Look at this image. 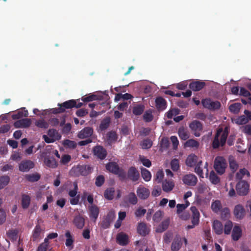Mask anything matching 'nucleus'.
Listing matches in <instances>:
<instances>
[{"label":"nucleus","mask_w":251,"mask_h":251,"mask_svg":"<svg viewBox=\"0 0 251 251\" xmlns=\"http://www.w3.org/2000/svg\"><path fill=\"white\" fill-rule=\"evenodd\" d=\"M189 127L196 137L201 135V132L202 130V124L198 120H194L189 124Z\"/></svg>","instance_id":"0eeeda50"},{"label":"nucleus","mask_w":251,"mask_h":251,"mask_svg":"<svg viewBox=\"0 0 251 251\" xmlns=\"http://www.w3.org/2000/svg\"><path fill=\"white\" fill-rule=\"evenodd\" d=\"M190 210L192 213L191 217V225H188L186 227L187 229H192L199 224L200 213L196 206H192Z\"/></svg>","instance_id":"39448f33"},{"label":"nucleus","mask_w":251,"mask_h":251,"mask_svg":"<svg viewBox=\"0 0 251 251\" xmlns=\"http://www.w3.org/2000/svg\"><path fill=\"white\" fill-rule=\"evenodd\" d=\"M227 136V128H225L224 130L222 128H218L212 142V148L217 149L220 146L223 147L226 144Z\"/></svg>","instance_id":"f257e3e1"},{"label":"nucleus","mask_w":251,"mask_h":251,"mask_svg":"<svg viewBox=\"0 0 251 251\" xmlns=\"http://www.w3.org/2000/svg\"><path fill=\"white\" fill-rule=\"evenodd\" d=\"M30 197L26 194H23L22 196V206L23 209H27L30 203Z\"/></svg>","instance_id":"e433bc0d"},{"label":"nucleus","mask_w":251,"mask_h":251,"mask_svg":"<svg viewBox=\"0 0 251 251\" xmlns=\"http://www.w3.org/2000/svg\"><path fill=\"white\" fill-rule=\"evenodd\" d=\"M34 167V163L33 161L26 160L22 161L19 164V169L21 172H28L30 169Z\"/></svg>","instance_id":"2eb2a0df"},{"label":"nucleus","mask_w":251,"mask_h":251,"mask_svg":"<svg viewBox=\"0 0 251 251\" xmlns=\"http://www.w3.org/2000/svg\"><path fill=\"white\" fill-rule=\"evenodd\" d=\"M141 176L146 181H149L151 180V172L147 169L142 168L141 169Z\"/></svg>","instance_id":"a18cd8bd"},{"label":"nucleus","mask_w":251,"mask_h":251,"mask_svg":"<svg viewBox=\"0 0 251 251\" xmlns=\"http://www.w3.org/2000/svg\"><path fill=\"white\" fill-rule=\"evenodd\" d=\"M171 168L174 171H177L179 169V161L177 159H174L171 162Z\"/></svg>","instance_id":"052dcab7"},{"label":"nucleus","mask_w":251,"mask_h":251,"mask_svg":"<svg viewBox=\"0 0 251 251\" xmlns=\"http://www.w3.org/2000/svg\"><path fill=\"white\" fill-rule=\"evenodd\" d=\"M202 161H199L195 168V172L197 173L200 177H203V171L201 167V165Z\"/></svg>","instance_id":"13d9d810"},{"label":"nucleus","mask_w":251,"mask_h":251,"mask_svg":"<svg viewBox=\"0 0 251 251\" xmlns=\"http://www.w3.org/2000/svg\"><path fill=\"white\" fill-rule=\"evenodd\" d=\"M10 177L7 175L0 176V190L4 188L10 182Z\"/></svg>","instance_id":"ea45409f"},{"label":"nucleus","mask_w":251,"mask_h":251,"mask_svg":"<svg viewBox=\"0 0 251 251\" xmlns=\"http://www.w3.org/2000/svg\"><path fill=\"white\" fill-rule=\"evenodd\" d=\"M226 166V161L223 157L217 156L215 158L214 168L219 175H223L225 172Z\"/></svg>","instance_id":"20e7f679"},{"label":"nucleus","mask_w":251,"mask_h":251,"mask_svg":"<svg viewBox=\"0 0 251 251\" xmlns=\"http://www.w3.org/2000/svg\"><path fill=\"white\" fill-rule=\"evenodd\" d=\"M31 124V121L30 119L25 118L16 121L14 125L16 128H27Z\"/></svg>","instance_id":"a211bd4d"},{"label":"nucleus","mask_w":251,"mask_h":251,"mask_svg":"<svg viewBox=\"0 0 251 251\" xmlns=\"http://www.w3.org/2000/svg\"><path fill=\"white\" fill-rule=\"evenodd\" d=\"M107 140L109 144L115 142L117 140L118 137L115 131H109L106 135Z\"/></svg>","instance_id":"79ce46f5"},{"label":"nucleus","mask_w":251,"mask_h":251,"mask_svg":"<svg viewBox=\"0 0 251 251\" xmlns=\"http://www.w3.org/2000/svg\"><path fill=\"white\" fill-rule=\"evenodd\" d=\"M182 246L181 239L179 236H176L172 242L171 249L173 251H178Z\"/></svg>","instance_id":"c85d7f7f"},{"label":"nucleus","mask_w":251,"mask_h":251,"mask_svg":"<svg viewBox=\"0 0 251 251\" xmlns=\"http://www.w3.org/2000/svg\"><path fill=\"white\" fill-rule=\"evenodd\" d=\"M116 239L117 243L121 245L125 246L128 244V237L126 234L123 233L118 234Z\"/></svg>","instance_id":"bb28decb"},{"label":"nucleus","mask_w":251,"mask_h":251,"mask_svg":"<svg viewBox=\"0 0 251 251\" xmlns=\"http://www.w3.org/2000/svg\"><path fill=\"white\" fill-rule=\"evenodd\" d=\"M155 102L156 108L159 110H163L166 108L167 102L163 98L161 97L156 98Z\"/></svg>","instance_id":"a878e982"},{"label":"nucleus","mask_w":251,"mask_h":251,"mask_svg":"<svg viewBox=\"0 0 251 251\" xmlns=\"http://www.w3.org/2000/svg\"><path fill=\"white\" fill-rule=\"evenodd\" d=\"M169 224L170 219L169 218L165 219L162 222L161 224L157 228L156 231L157 232H162L166 230L168 228Z\"/></svg>","instance_id":"4c0bfd02"},{"label":"nucleus","mask_w":251,"mask_h":251,"mask_svg":"<svg viewBox=\"0 0 251 251\" xmlns=\"http://www.w3.org/2000/svg\"><path fill=\"white\" fill-rule=\"evenodd\" d=\"M185 145L187 147L198 148L199 146V143L194 139H189L186 141Z\"/></svg>","instance_id":"680f3d73"},{"label":"nucleus","mask_w":251,"mask_h":251,"mask_svg":"<svg viewBox=\"0 0 251 251\" xmlns=\"http://www.w3.org/2000/svg\"><path fill=\"white\" fill-rule=\"evenodd\" d=\"M140 145L143 149H148L151 147L152 142L151 139L147 138L144 139L141 143Z\"/></svg>","instance_id":"5fc2aeb1"},{"label":"nucleus","mask_w":251,"mask_h":251,"mask_svg":"<svg viewBox=\"0 0 251 251\" xmlns=\"http://www.w3.org/2000/svg\"><path fill=\"white\" fill-rule=\"evenodd\" d=\"M73 223L77 228L81 229L84 226L85 220L80 216H76L74 218Z\"/></svg>","instance_id":"2f4dec72"},{"label":"nucleus","mask_w":251,"mask_h":251,"mask_svg":"<svg viewBox=\"0 0 251 251\" xmlns=\"http://www.w3.org/2000/svg\"><path fill=\"white\" fill-rule=\"evenodd\" d=\"M35 125L39 128L44 129L48 128L49 126V124L43 119L36 121Z\"/></svg>","instance_id":"6e6d98bb"},{"label":"nucleus","mask_w":251,"mask_h":251,"mask_svg":"<svg viewBox=\"0 0 251 251\" xmlns=\"http://www.w3.org/2000/svg\"><path fill=\"white\" fill-rule=\"evenodd\" d=\"M93 152L98 158L103 160L107 155L106 150L101 146H96L93 148Z\"/></svg>","instance_id":"4468645a"},{"label":"nucleus","mask_w":251,"mask_h":251,"mask_svg":"<svg viewBox=\"0 0 251 251\" xmlns=\"http://www.w3.org/2000/svg\"><path fill=\"white\" fill-rule=\"evenodd\" d=\"M209 179L211 182L213 184H217L220 182V178L213 171H212L210 173Z\"/></svg>","instance_id":"8fccbe9b"},{"label":"nucleus","mask_w":251,"mask_h":251,"mask_svg":"<svg viewBox=\"0 0 251 251\" xmlns=\"http://www.w3.org/2000/svg\"><path fill=\"white\" fill-rule=\"evenodd\" d=\"M88 113V111L86 109H79L76 111V115L78 117H82L86 115Z\"/></svg>","instance_id":"338daca9"},{"label":"nucleus","mask_w":251,"mask_h":251,"mask_svg":"<svg viewBox=\"0 0 251 251\" xmlns=\"http://www.w3.org/2000/svg\"><path fill=\"white\" fill-rule=\"evenodd\" d=\"M203 106L210 110L219 109L221 107V103L218 101H212L210 99H205L201 101Z\"/></svg>","instance_id":"6e6552de"},{"label":"nucleus","mask_w":251,"mask_h":251,"mask_svg":"<svg viewBox=\"0 0 251 251\" xmlns=\"http://www.w3.org/2000/svg\"><path fill=\"white\" fill-rule=\"evenodd\" d=\"M163 215V212L158 210L156 211L153 216V220L154 222L158 223L161 220Z\"/></svg>","instance_id":"bf43d9fd"},{"label":"nucleus","mask_w":251,"mask_h":251,"mask_svg":"<svg viewBox=\"0 0 251 251\" xmlns=\"http://www.w3.org/2000/svg\"><path fill=\"white\" fill-rule=\"evenodd\" d=\"M93 170V168L88 165H78L76 167H73L71 172H74L75 176L81 175L87 176L90 174Z\"/></svg>","instance_id":"7ed1b4c3"},{"label":"nucleus","mask_w":251,"mask_h":251,"mask_svg":"<svg viewBox=\"0 0 251 251\" xmlns=\"http://www.w3.org/2000/svg\"><path fill=\"white\" fill-rule=\"evenodd\" d=\"M175 187V183L174 181L172 179L167 180L165 179L163 181L162 184V190L167 193L171 191Z\"/></svg>","instance_id":"4be33fe9"},{"label":"nucleus","mask_w":251,"mask_h":251,"mask_svg":"<svg viewBox=\"0 0 251 251\" xmlns=\"http://www.w3.org/2000/svg\"><path fill=\"white\" fill-rule=\"evenodd\" d=\"M146 212V209L142 207H139L135 210L134 214L136 217H140L144 216Z\"/></svg>","instance_id":"0e129e2a"},{"label":"nucleus","mask_w":251,"mask_h":251,"mask_svg":"<svg viewBox=\"0 0 251 251\" xmlns=\"http://www.w3.org/2000/svg\"><path fill=\"white\" fill-rule=\"evenodd\" d=\"M98 99L97 95L93 94H90L89 95H85L81 98L84 102H88L95 100Z\"/></svg>","instance_id":"49530a36"},{"label":"nucleus","mask_w":251,"mask_h":251,"mask_svg":"<svg viewBox=\"0 0 251 251\" xmlns=\"http://www.w3.org/2000/svg\"><path fill=\"white\" fill-rule=\"evenodd\" d=\"M124 201L132 205H135L138 201L137 198L133 192H130L124 198Z\"/></svg>","instance_id":"5701e85b"},{"label":"nucleus","mask_w":251,"mask_h":251,"mask_svg":"<svg viewBox=\"0 0 251 251\" xmlns=\"http://www.w3.org/2000/svg\"><path fill=\"white\" fill-rule=\"evenodd\" d=\"M137 195L142 200L147 199L150 196L149 190L143 186H140L137 190Z\"/></svg>","instance_id":"f3484780"},{"label":"nucleus","mask_w":251,"mask_h":251,"mask_svg":"<svg viewBox=\"0 0 251 251\" xmlns=\"http://www.w3.org/2000/svg\"><path fill=\"white\" fill-rule=\"evenodd\" d=\"M140 160L143 165L145 167L149 168L151 166V162L149 159H147L144 156H142L140 157Z\"/></svg>","instance_id":"69168bd1"},{"label":"nucleus","mask_w":251,"mask_h":251,"mask_svg":"<svg viewBox=\"0 0 251 251\" xmlns=\"http://www.w3.org/2000/svg\"><path fill=\"white\" fill-rule=\"evenodd\" d=\"M213 228L215 233L217 235H221L223 232V225L222 223L218 220L214 221Z\"/></svg>","instance_id":"b1692460"},{"label":"nucleus","mask_w":251,"mask_h":251,"mask_svg":"<svg viewBox=\"0 0 251 251\" xmlns=\"http://www.w3.org/2000/svg\"><path fill=\"white\" fill-rule=\"evenodd\" d=\"M49 136L52 138L55 141L59 140L61 139V136L59 132L55 129H50L48 131Z\"/></svg>","instance_id":"a19ab883"},{"label":"nucleus","mask_w":251,"mask_h":251,"mask_svg":"<svg viewBox=\"0 0 251 251\" xmlns=\"http://www.w3.org/2000/svg\"><path fill=\"white\" fill-rule=\"evenodd\" d=\"M63 144L65 147L70 149H75L76 147V143L75 141L69 139L64 140Z\"/></svg>","instance_id":"4d7b16f0"},{"label":"nucleus","mask_w":251,"mask_h":251,"mask_svg":"<svg viewBox=\"0 0 251 251\" xmlns=\"http://www.w3.org/2000/svg\"><path fill=\"white\" fill-rule=\"evenodd\" d=\"M234 214L237 218L243 219L245 215V210L244 207L241 204L236 205L234 209Z\"/></svg>","instance_id":"412c9836"},{"label":"nucleus","mask_w":251,"mask_h":251,"mask_svg":"<svg viewBox=\"0 0 251 251\" xmlns=\"http://www.w3.org/2000/svg\"><path fill=\"white\" fill-rule=\"evenodd\" d=\"M41 177L38 173L27 174L25 176V178L28 181L34 182L38 181Z\"/></svg>","instance_id":"58836bf2"},{"label":"nucleus","mask_w":251,"mask_h":251,"mask_svg":"<svg viewBox=\"0 0 251 251\" xmlns=\"http://www.w3.org/2000/svg\"><path fill=\"white\" fill-rule=\"evenodd\" d=\"M110 123V120L109 117H106L103 119L99 126V129L101 131H104L106 130L109 126Z\"/></svg>","instance_id":"37998d69"},{"label":"nucleus","mask_w":251,"mask_h":251,"mask_svg":"<svg viewBox=\"0 0 251 251\" xmlns=\"http://www.w3.org/2000/svg\"><path fill=\"white\" fill-rule=\"evenodd\" d=\"M65 237H66V240L65 242L66 246L69 248L70 249L73 248V243L74 242V239L73 236L71 235L69 231H67L65 233Z\"/></svg>","instance_id":"473e14b6"},{"label":"nucleus","mask_w":251,"mask_h":251,"mask_svg":"<svg viewBox=\"0 0 251 251\" xmlns=\"http://www.w3.org/2000/svg\"><path fill=\"white\" fill-rule=\"evenodd\" d=\"M198 162V157L197 155L192 154L189 155L186 160V164L189 167L196 166Z\"/></svg>","instance_id":"7c9ffc66"},{"label":"nucleus","mask_w":251,"mask_h":251,"mask_svg":"<svg viewBox=\"0 0 251 251\" xmlns=\"http://www.w3.org/2000/svg\"><path fill=\"white\" fill-rule=\"evenodd\" d=\"M144 105L142 104H139L133 107L132 112L134 115L138 116L141 115L143 113V112L144 111Z\"/></svg>","instance_id":"de8ad7c7"},{"label":"nucleus","mask_w":251,"mask_h":251,"mask_svg":"<svg viewBox=\"0 0 251 251\" xmlns=\"http://www.w3.org/2000/svg\"><path fill=\"white\" fill-rule=\"evenodd\" d=\"M233 227V224L231 221H227L226 222L224 226L223 231L225 234L228 235L230 233L231 230Z\"/></svg>","instance_id":"603ef678"},{"label":"nucleus","mask_w":251,"mask_h":251,"mask_svg":"<svg viewBox=\"0 0 251 251\" xmlns=\"http://www.w3.org/2000/svg\"><path fill=\"white\" fill-rule=\"evenodd\" d=\"M105 178L103 176L100 175L98 176L96 178L95 185L98 187L101 186L104 183Z\"/></svg>","instance_id":"e2e57ef3"},{"label":"nucleus","mask_w":251,"mask_h":251,"mask_svg":"<svg viewBox=\"0 0 251 251\" xmlns=\"http://www.w3.org/2000/svg\"><path fill=\"white\" fill-rule=\"evenodd\" d=\"M143 120L146 122H151L153 118V116L152 114V111L151 110H147L143 115Z\"/></svg>","instance_id":"864d4df0"},{"label":"nucleus","mask_w":251,"mask_h":251,"mask_svg":"<svg viewBox=\"0 0 251 251\" xmlns=\"http://www.w3.org/2000/svg\"><path fill=\"white\" fill-rule=\"evenodd\" d=\"M140 177V174L137 169L135 167H130L126 174V179L128 178L133 182L138 180Z\"/></svg>","instance_id":"f8f14e48"},{"label":"nucleus","mask_w":251,"mask_h":251,"mask_svg":"<svg viewBox=\"0 0 251 251\" xmlns=\"http://www.w3.org/2000/svg\"><path fill=\"white\" fill-rule=\"evenodd\" d=\"M115 190L114 188H109L105 190L104 193V198L108 200H112L114 198Z\"/></svg>","instance_id":"c03bdc74"},{"label":"nucleus","mask_w":251,"mask_h":251,"mask_svg":"<svg viewBox=\"0 0 251 251\" xmlns=\"http://www.w3.org/2000/svg\"><path fill=\"white\" fill-rule=\"evenodd\" d=\"M183 183L188 186H194L198 182L197 176L193 174H189L184 175L182 178Z\"/></svg>","instance_id":"9d476101"},{"label":"nucleus","mask_w":251,"mask_h":251,"mask_svg":"<svg viewBox=\"0 0 251 251\" xmlns=\"http://www.w3.org/2000/svg\"><path fill=\"white\" fill-rule=\"evenodd\" d=\"M41 232L42 229L40 225L39 224L36 225L32 232V238L33 241H36L40 238Z\"/></svg>","instance_id":"f704fd0d"},{"label":"nucleus","mask_w":251,"mask_h":251,"mask_svg":"<svg viewBox=\"0 0 251 251\" xmlns=\"http://www.w3.org/2000/svg\"><path fill=\"white\" fill-rule=\"evenodd\" d=\"M93 132L94 130L92 127H86L78 132L77 137L79 139L91 138Z\"/></svg>","instance_id":"ddd939ff"},{"label":"nucleus","mask_w":251,"mask_h":251,"mask_svg":"<svg viewBox=\"0 0 251 251\" xmlns=\"http://www.w3.org/2000/svg\"><path fill=\"white\" fill-rule=\"evenodd\" d=\"M241 107V104L240 103H235L231 104L229 107V111L234 114L239 113Z\"/></svg>","instance_id":"09e8293b"},{"label":"nucleus","mask_w":251,"mask_h":251,"mask_svg":"<svg viewBox=\"0 0 251 251\" xmlns=\"http://www.w3.org/2000/svg\"><path fill=\"white\" fill-rule=\"evenodd\" d=\"M115 217L114 212L112 211H109L102 220L100 224L101 227L103 229L109 228L111 223L113 221Z\"/></svg>","instance_id":"1a4fd4ad"},{"label":"nucleus","mask_w":251,"mask_h":251,"mask_svg":"<svg viewBox=\"0 0 251 251\" xmlns=\"http://www.w3.org/2000/svg\"><path fill=\"white\" fill-rule=\"evenodd\" d=\"M8 238L12 241H15L17 240L18 237V231L16 229L9 230L7 232Z\"/></svg>","instance_id":"3c124183"},{"label":"nucleus","mask_w":251,"mask_h":251,"mask_svg":"<svg viewBox=\"0 0 251 251\" xmlns=\"http://www.w3.org/2000/svg\"><path fill=\"white\" fill-rule=\"evenodd\" d=\"M90 218L96 221L100 213L99 208L95 204H92L88 207Z\"/></svg>","instance_id":"dca6fc26"},{"label":"nucleus","mask_w":251,"mask_h":251,"mask_svg":"<svg viewBox=\"0 0 251 251\" xmlns=\"http://www.w3.org/2000/svg\"><path fill=\"white\" fill-rule=\"evenodd\" d=\"M229 167L232 172H235L238 167V165L234 160H229Z\"/></svg>","instance_id":"774afa93"},{"label":"nucleus","mask_w":251,"mask_h":251,"mask_svg":"<svg viewBox=\"0 0 251 251\" xmlns=\"http://www.w3.org/2000/svg\"><path fill=\"white\" fill-rule=\"evenodd\" d=\"M28 116V111L24 108L22 110L18 111L16 113L13 114L12 118L14 120H18L23 117H26Z\"/></svg>","instance_id":"c9c22d12"},{"label":"nucleus","mask_w":251,"mask_h":251,"mask_svg":"<svg viewBox=\"0 0 251 251\" xmlns=\"http://www.w3.org/2000/svg\"><path fill=\"white\" fill-rule=\"evenodd\" d=\"M75 100H67L62 103H58V106H61L62 109L64 110L65 112L66 109H71L72 108H75Z\"/></svg>","instance_id":"cd10ccee"},{"label":"nucleus","mask_w":251,"mask_h":251,"mask_svg":"<svg viewBox=\"0 0 251 251\" xmlns=\"http://www.w3.org/2000/svg\"><path fill=\"white\" fill-rule=\"evenodd\" d=\"M106 169L110 172L118 175L120 179L125 180L126 179V173L124 170L120 168L117 163L115 162H110L106 165Z\"/></svg>","instance_id":"f03ea898"},{"label":"nucleus","mask_w":251,"mask_h":251,"mask_svg":"<svg viewBox=\"0 0 251 251\" xmlns=\"http://www.w3.org/2000/svg\"><path fill=\"white\" fill-rule=\"evenodd\" d=\"M205 82L200 80L194 81L190 83L189 88L194 91H199L205 86Z\"/></svg>","instance_id":"6ab92c4d"},{"label":"nucleus","mask_w":251,"mask_h":251,"mask_svg":"<svg viewBox=\"0 0 251 251\" xmlns=\"http://www.w3.org/2000/svg\"><path fill=\"white\" fill-rule=\"evenodd\" d=\"M178 134L179 138L183 140H187L190 136L189 133L187 129L183 126H181L178 130Z\"/></svg>","instance_id":"c756f323"},{"label":"nucleus","mask_w":251,"mask_h":251,"mask_svg":"<svg viewBox=\"0 0 251 251\" xmlns=\"http://www.w3.org/2000/svg\"><path fill=\"white\" fill-rule=\"evenodd\" d=\"M242 230L239 226H235L232 232V238L234 241H237L241 237Z\"/></svg>","instance_id":"72a5a7b5"},{"label":"nucleus","mask_w":251,"mask_h":251,"mask_svg":"<svg viewBox=\"0 0 251 251\" xmlns=\"http://www.w3.org/2000/svg\"><path fill=\"white\" fill-rule=\"evenodd\" d=\"M250 185L245 180H240L236 184L237 193L240 196L247 195L249 191Z\"/></svg>","instance_id":"423d86ee"},{"label":"nucleus","mask_w":251,"mask_h":251,"mask_svg":"<svg viewBox=\"0 0 251 251\" xmlns=\"http://www.w3.org/2000/svg\"><path fill=\"white\" fill-rule=\"evenodd\" d=\"M45 165L50 168H55L57 166V163L54 157L47 156L44 158Z\"/></svg>","instance_id":"393cba45"},{"label":"nucleus","mask_w":251,"mask_h":251,"mask_svg":"<svg viewBox=\"0 0 251 251\" xmlns=\"http://www.w3.org/2000/svg\"><path fill=\"white\" fill-rule=\"evenodd\" d=\"M137 231L140 235L145 236L149 233L150 229L147 227L146 223L141 222L138 223Z\"/></svg>","instance_id":"aec40b11"},{"label":"nucleus","mask_w":251,"mask_h":251,"mask_svg":"<svg viewBox=\"0 0 251 251\" xmlns=\"http://www.w3.org/2000/svg\"><path fill=\"white\" fill-rule=\"evenodd\" d=\"M211 208L212 211L216 214L219 213V212L223 211L225 212V213H228L229 210L227 208H225L223 209V206L221 203V202L220 200H215L212 202Z\"/></svg>","instance_id":"9b49d317"}]
</instances>
